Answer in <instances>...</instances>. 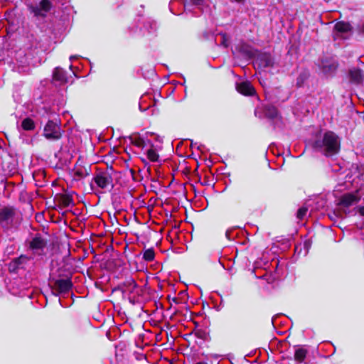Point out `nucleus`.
Returning <instances> with one entry per match:
<instances>
[{"instance_id":"f257e3e1","label":"nucleus","mask_w":364,"mask_h":364,"mask_svg":"<svg viewBox=\"0 0 364 364\" xmlns=\"http://www.w3.org/2000/svg\"><path fill=\"white\" fill-rule=\"evenodd\" d=\"M312 149L326 158L336 159L341 150V139L333 131L317 135L309 144Z\"/></svg>"},{"instance_id":"f03ea898","label":"nucleus","mask_w":364,"mask_h":364,"mask_svg":"<svg viewBox=\"0 0 364 364\" xmlns=\"http://www.w3.org/2000/svg\"><path fill=\"white\" fill-rule=\"evenodd\" d=\"M181 223L182 220H180L178 224L175 223L168 234L171 246L166 250L167 254L165 263L171 269L178 268L181 261V231L179 230Z\"/></svg>"},{"instance_id":"7ed1b4c3","label":"nucleus","mask_w":364,"mask_h":364,"mask_svg":"<svg viewBox=\"0 0 364 364\" xmlns=\"http://www.w3.org/2000/svg\"><path fill=\"white\" fill-rule=\"evenodd\" d=\"M28 16L36 21L45 19L48 16V14L53 7L50 0H41L38 4L29 3L26 4Z\"/></svg>"},{"instance_id":"20e7f679","label":"nucleus","mask_w":364,"mask_h":364,"mask_svg":"<svg viewBox=\"0 0 364 364\" xmlns=\"http://www.w3.org/2000/svg\"><path fill=\"white\" fill-rule=\"evenodd\" d=\"M63 132L60 124L48 120L44 127L43 136L49 141H55L62 138Z\"/></svg>"},{"instance_id":"39448f33","label":"nucleus","mask_w":364,"mask_h":364,"mask_svg":"<svg viewBox=\"0 0 364 364\" xmlns=\"http://www.w3.org/2000/svg\"><path fill=\"white\" fill-rule=\"evenodd\" d=\"M47 245L48 240L41 233H36L28 242V249L34 254L42 255Z\"/></svg>"},{"instance_id":"423d86ee","label":"nucleus","mask_w":364,"mask_h":364,"mask_svg":"<svg viewBox=\"0 0 364 364\" xmlns=\"http://www.w3.org/2000/svg\"><path fill=\"white\" fill-rule=\"evenodd\" d=\"M338 62L332 57H323L318 63V67L324 75H331L336 73L338 68Z\"/></svg>"},{"instance_id":"0eeeda50","label":"nucleus","mask_w":364,"mask_h":364,"mask_svg":"<svg viewBox=\"0 0 364 364\" xmlns=\"http://www.w3.org/2000/svg\"><path fill=\"white\" fill-rule=\"evenodd\" d=\"M92 181L101 189H107L110 187V190H112L114 186L112 175L107 171H100L96 173L92 178Z\"/></svg>"},{"instance_id":"6e6552de","label":"nucleus","mask_w":364,"mask_h":364,"mask_svg":"<svg viewBox=\"0 0 364 364\" xmlns=\"http://www.w3.org/2000/svg\"><path fill=\"white\" fill-rule=\"evenodd\" d=\"M53 289L55 291V296L65 294L70 291L73 287V283L70 277L65 279H53Z\"/></svg>"},{"instance_id":"1a4fd4ad","label":"nucleus","mask_w":364,"mask_h":364,"mask_svg":"<svg viewBox=\"0 0 364 364\" xmlns=\"http://www.w3.org/2000/svg\"><path fill=\"white\" fill-rule=\"evenodd\" d=\"M16 215V208L14 206H4L0 209V225L4 228L11 225Z\"/></svg>"},{"instance_id":"9d476101","label":"nucleus","mask_w":364,"mask_h":364,"mask_svg":"<svg viewBox=\"0 0 364 364\" xmlns=\"http://www.w3.org/2000/svg\"><path fill=\"white\" fill-rule=\"evenodd\" d=\"M52 82L58 85H63L68 82L67 72L60 67L54 68L52 75Z\"/></svg>"},{"instance_id":"9b49d317","label":"nucleus","mask_w":364,"mask_h":364,"mask_svg":"<svg viewBox=\"0 0 364 364\" xmlns=\"http://www.w3.org/2000/svg\"><path fill=\"white\" fill-rule=\"evenodd\" d=\"M258 66L261 68H272L274 65V60L268 53H259L256 58Z\"/></svg>"},{"instance_id":"f8f14e48","label":"nucleus","mask_w":364,"mask_h":364,"mask_svg":"<svg viewBox=\"0 0 364 364\" xmlns=\"http://www.w3.org/2000/svg\"><path fill=\"white\" fill-rule=\"evenodd\" d=\"M55 200L60 208L73 207L75 203L73 201V196L70 193H59L55 196Z\"/></svg>"},{"instance_id":"ddd939ff","label":"nucleus","mask_w":364,"mask_h":364,"mask_svg":"<svg viewBox=\"0 0 364 364\" xmlns=\"http://www.w3.org/2000/svg\"><path fill=\"white\" fill-rule=\"evenodd\" d=\"M349 80L351 83L359 85L364 80V73L358 68H352L348 70Z\"/></svg>"},{"instance_id":"4468645a","label":"nucleus","mask_w":364,"mask_h":364,"mask_svg":"<svg viewBox=\"0 0 364 364\" xmlns=\"http://www.w3.org/2000/svg\"><path fill=\"white\" fill-rule=\"evenodd\" d=\"M237 90L245 96H253L256 92L255 87L249 81H245L237 84Z\"/></svg>"},{"instance_id":"2eb2a0df","label":"nucleus","mask_w":364,"mask_h":364,"mask_svg":"<svg viewBox=\"0 0 364 364\" xmlns=\"http://www.w3.org/2000/svg\"><path fill=\"white\" fill-rule=\"evenodd\" d=\"M359 200L360 198L354 193H348L343 194L341 197L338 205L348 208L352 205L353 203H358Z\"/></svg>"},{"instance_id":"dca6fc26","label":"nucleus","mask_w":364,"mask_h":364,"mask_svg":"<svg viewBox=\"0 0 364 364\" xmlns=\"http://www.w3.org/2000/svg\"><path fill=\"white\" fill-rule=\"evenodd\" d=\"M124 292L134 293L139 287L135 280L132 277H127L122 282Z\"/></svg>"},{"instance_id":"f3484780","label":"nucleus","mask_w":364,"mask_h":364,"mask_svg":"<svg viewBox=\"0 0 364 364\" xmlns=\"http://www.w3.org/2000/svg\"><path fill=\"white\" fill-rule=\"evenodd\" d=\"M334 30L340 33H346L352 31L353 27L349 22L338 21L333 27Z\"/></svg>"},{"instance_id":"a211bd4d","label":"nucleus","mask_w":364,"mask_h":364,"mask_svg":"<svg viewBox=\"0 0 364 364\" xmlns=\"http://www.w3.org/2000/svg\"><path fill=\"white\" fill-rule=\"evenodd\" d=\"M310 77V73L307 70H302L296 78V86L302 87L305 85Z\"/></svg>"},{"instance_id":"6ab92c4d","label":"nucleus","mask_w":364,"mask_h":364,"mask_svg":"<svg viewBox=\"0 0 364 364\" xmlns=\"http://www.w3.org/2000/svg\"><path fill=\"white\" fill-rule=\"evenodd\" d=\"M80 159L79 158L73 169L75 180H80L86 177L82 166L79 164Z\"/></svg>"},{"instance_id":"aec40b11","label":"nucleus","mask_w":364,"mask_h":364,"mask_svg":"<svg viewBox=\"0 0 364 364\" xmlns=\"http://www.w3.org/2000/svg\"><path fill=\"white\" fill-rule=\"evenodd\" d=\"M264 114L265 117L269 119H274L277 117L278 110L276 107L273 105H267L264 107Z\"/></svg>"},{"instance_id":"412c9836","label":"nucleus","mask_w":364,"mask_h":364,"mask_svg":"<svg viewBox=\"0 0 364 364\" xmlns=\"http://www.w3.org/2000/svg\"><path fill=\"white\" fill-rule=\"evenodd\" d=\"M308 354V350L304 348H299L295 350L294 360L298 363H303Z\"/></svg>"},{"instance_id":"4be33fe9","label":"nucleus","mask_w":364,"mask_h":364,"mask_svg":"<svg viewBox=\"0 0 364 364\" xmlns=\"http://www.w3.org/2000/svg\"><path fill=\"white\" fill-rule=\"evenodd\" d=\"M21 127L26 131L33 130L35 129L34 121L32 119L27 117L22 121Z\"/></svg>"},{"instance_id":"5701e85b","label":"nucleus","mask_w":364,"mask_h":364,"mask_svg":"<svg viewBox=\"0 0 364 364\" xmlns=\"http://www.w3.org/2000/svg\"><path fill=\"white\" fill-rule=\"evenodd\" d=\"M143 259L146 262H151L155 258V252L154 250V248L151 247L149 249H146L143 252Z\"/></svg>"},{"instance_id":"b1692460","label":"nucleus","mask_w":364,"mask_h":364,"mask_svg":"<svg viewBox=\"0 0 364 364\" xmlns=\"http://www.w3.org/2000/svg\"><path fill=\"white\" fill-rule=\"evenodd\" d=\"M13 259L19 268H23V265L26 264L30 260V257L25 255H21L19 257Z\"/></svg>"},{"instance_id":"393cba45","label":"nucleus","mask_w":364,"mask_h":364,"mask_svg":"<svg viewBox=\"0 0 364 364\" xmlns=\"http://www.w3.org/2000/svg\"><path fill=\"white\" fill-rule=\"evenodd\" d=\"M146 156H147V158L151 161H153V162L157 161L159 160V156L157 154V152L156 151V150H154L152 148L147 150Z\"/></svg>"},{"instance_id":"a878e982","label":"nucleus","mask_w":364,"mask_h":364,"mask_svg":"<svg viewBox=\"0 0 364 364\" xmlns=\"http://www.w3.org/2000/svg\"><path fill=\"white\" fill-rule=\"evenodd\" d=\"M308 208L306 206H302L298 209L296 213V218L299 220H303L304 216L306 215Z\"/></svg>"},{"instance_id":"bb28decb","label":"nucleus","mask_w":364,"mask_h":364,"mask_svg":"<svg viewBox=\"0 0 364 364\" xmlns=\"http://www.w3.org/2000/svg\"><path fill=\"white\" fill-rule=\"evenodd\" d=\"M132 143L134 146H138V147L144 148L146 146V142H145L144 139L140 136L136 137L135 139H134L132 140Z\"/></svg>"},{"instance_id":"cd10ccee","label":"nucleus","mask_w":364,"mask_h":364,"mask_svg":"<svg viewBox=\"0 0 364 364\" xmlns=\"http://www.w3.org/2000/svg\"><path fill=\"white\" fill-rule=\"evenodd\" d=\"M250 316L248 314L245 313L242 315V316L240 318V323L242 326H246L249 322Z\"/></svg>"},{"instance_id":"c85d7f7f","label":"nucleus","mask_w":364,"mask_h":364,"mask_svg":"<svg viewBox=\"0 0 364 364\" xmlns=\"http://www.w3.org/2000/svg\"><path fill=\"white\" fill-rule=\"evenodd\" d=\"M168 299L171 303V305L172 306L173 303L176 304H179L182 302L181 298L177 297V296H173L171 297V295L168 296Z\"/></svg>"},{"instance_id":"c756f323","label":"nucleus","mask_w":364,"mask_h":364,"mask_svg":"<svg viewBox=\"0 0 364 364\" xmlns=\"http://www.w3.org/2000/svg\"><path fill=\"white\" fill-rule=\"evenodd\" d=\"M180 349L177 350V355L169 360L170 364H182L181 360L178 358Z\"/></svg>"},{"instance_id":"7c9ffc66","label":"nucleus","mask_w":364,"mask_h":364,"mask_svg":"<svg viewBox=\"0 0 364 364\" xmlns=\"http://www.w3.org/2000/svg\"><path fill=\"white\" fill-rule=\"evenodd\" d=\"M19 267L17 266V264L15 263L14 260L12 259V261L9 264V270L11 272H15L18 269Z\"/></svg>"},{"instance_id":"2f4dec72","label":"nucleus","mask_w":364,"mask_h":364,"mask_svg":"<svg viewBox=\"0 0 364 364\" xmlns=\"http://www.w3.org/2000/svg\"><path fill=\"white\" fill-rule=\"evenodd\" d=\"M82 168L85 173L86 177L89 176L91 174V166L90 165L82 166Z\"/></svg>"},{"instance_id":"473e14b6","label":"nucleus","mask_w":364,"mask_h":364,"mask_svg":"<svg viewBox=\"0 0 364 364\" xmlns=\"http://www.w3.org/2000/svg\"><path fill=\"white\" fill-rule=\"evenodd\" d=\"M121 291L122 294L125 293L122 283L119 284L117 287H115L112 289V291Z\"/></svg>"},{"instance_id":"72a5a7b5","label":"nucleus","mask_w":364,"mask_h":364,"mask_svg":"<svg viewBox=\"0 0 364 364\" xmlns=\"http://www.w3.org/2000/svg\"><path fill=\"white\" fill-rule=\"evenodd\" d=\"M189 1L196 6L202 5L205 0H189Z\"/></svg>"},{"instance_id":"f704fd0d","label":"nucleus","mask_w":364,"mask_h":364,"mask_svg":"<svg viewBox=\"0 0 364 364\" xmlns=\"http://www.w3.org/2000/svg\"><path fill=\"white\" fill-rule=\"evenodd\" d=\"M359 34L364 36V22L358 27Z\"/></svg>"},{"instance_id":"c9c22d12","label":"nucleus","mask_w":364,"mask_h":364,"mask_svg":"<svg viewBox=\"0 0 364 364\" xmlns=\"http://www.w3.org/2000/svg\"><path fill=\"white\" fill-rule=\"evenodd\" d=\"M190 173V168L186 166V164H183V176L188 175Z\"/></svg>"},{"instance_id":"e433bc0d","label":"nucleus","mask_w":364,"mask_h":364,"mask_svg":"<svg viewBox=\"0 0 364 364\" xmlns=\"http://www.w3.org/2000/svg\"><path fill=\"white\" fill-rule=\"evenodd\" d=\"M358 212L360 215L364 216V206L360 207Z\"/></svg>"},{"instance_id":"4c0bfd02","label":"nucleus","mask_w":364,"mask_h":364,"mask_svg":"<svg viewBox=\"0 0 364 364\" xmlns=\"http://www.w3.org/2000/svg\"><path fill=\"white\" fill-rule=\"evenodd\" d=\"M185 214H186V219L185 220L187 222V223H191V221L190 220H188V210L186 208V210H185Z\"/></svg>"},{"instance_id":"58836bf2","label":"nucleus","mask_w":364,"mask_h":364,"mask_svg":"<svg viewBox=\"0 0 364 364\" xmlns=\"http://www.w3.org/2000/svg\"><path fill=\"white\" fill-rule=\"evenodd\" d=\"M183 145L182 140H181L176 147V151H178L180 146Z\"/></svg>"},{"instance_id":"ea45409f","label":"nucleus","mask_w":364,"mask_h":364,"mask_svg":"<svg viewBox=\"0 0 364 364\" xmlns=\"http://www.w3.org/2000/svg\"><path fill=\"white\" fill-rule=\"evenodd\" d=\"M232 1H235L237 3H242L244 2L245 0H232Z\"/></svg>"},{"instance_id":"a19ab883","label":"nucleus","mask_w":364,"mask_h":364,"mask_svg":"<svg viewBox=\"0 0 364 364\" xmlns=\"http://www.w3.org/2000/svg\"><path fill=\"white\" fill-rule=\"evenodd\" d=\"M130 171H131V173H132V174H134V171L133 169H131V170H130Z\"/></svg>"},{"instance_id":"79ce46f5","label":"nucleus","mask_w":364,"mask_h":364,"mask_svg":"<svg viewBox=\"0 0 364 364\" xmlns=\"http://www.w3.org/2000/svg\"><path fill=\"white\" fill-rule=\"evenodd\" d=\"M185 185H186V183H183V190H184V189H186V188H185ZM184 194H185V193H183V195H184Z\"/></svg>"},{"instance_id":"37998d69","label":"nucleus","mask_w":364,"mask_h":364,"mask_svg":"<svg viewBox=\"0 0 364 364\" xmlns=\"http://www.w3.org/2000/svg\"><path fill=\"white\" fill-rule=\"evenodd\" d=\"M90 187H91V189H92V190H93V189H94V188H93V186H92V183H90Z\"/></svg>"},{"instance_id":"c03bdc74","label":"nucleus","mask_w":364,"mask_h":364,"mask_svg":"<svg viewBox=\"0 0 364 364\" xmlns=\"http://www.w3.org/2000/svg\"><path fill=\"white\" fill-rule=\"evenodd\" d=\"M181 294H182V291H180L178 292V296H180V295H181Z\"/></svg>"},{"instance_id":"a18cd8bd","label":"nucleus","mask_w":364,"mask_h":364,"mask_svg":"<svg viewBox=\"0 0 364 364\" xmlns=\"http://www.w3.org/2000/svg\"><path fill=\"white\" fill-rule=\"evenodd\" d=\"M171 92H173L174 91V87H171Z\"/></svg>"},{"instance_id":"49530a36","label":"nucleus","mask_w":364,"mask_h":364,"mask_svg":"<svg viewBox=\"0 0 364 364\" xmlns=\"http://www.w3.org/2000/svg\"><path fill=\"white\" fill-rule=\"evenodd\" d=\"M196 364H205V363H202V362H199V363H197Z\"/></svg>"},{"instance_id":"de8ad7c7","label":"nucleus","mask_w":364,"mask_h":364,"mask_svg":"<svg viewBox=\"0 0 364 364\" xmlns=\"http://www.w3.org/2000/svg\"><path fill=\"white\" fill-rule=\"evenodd\" d=\"M186 82V80H185V78L183 77V84L184 85Z\"/></svg>"}]
</instances>
